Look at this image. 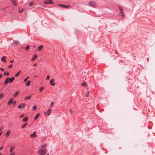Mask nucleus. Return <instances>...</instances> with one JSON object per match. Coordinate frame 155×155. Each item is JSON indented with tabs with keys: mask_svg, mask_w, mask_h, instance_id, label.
<instances>
[{
	"mask_svg": "<svg viewBox=\"0 0 155 155\" xmlns=\"http://www.w3.org/2000/svg\"><path fill=\"white\" fill-rule=\"evenodd\" d=\"M28 120V117H25L22 120V121L24 122H25L27 121Z\"/></svg>",
	"mask_w": 155,
	"mask_h": 155,
	"instance_id": "nucleus-24",
	"label": "nucleus"
},
{
	"mask_svg": "<svg viewBox=\"0 0 155 155\" xmlns=\"http://www.w3.org/2000/svg\"><path fill=\"white\" fill-rule=\"evenodd\" d=\"M13 99H11L9 100L8 101L7 103V104L8 105H10L13 101Z\"/></svg>",
	"mask_w": 155,
	"mask_h": 155,
	"instance_id": "nucleus-11",
	"label": "nucleus"
},
{
	"mask_svg": "<svg viewBox=\"0 0 155 155\" xmlns=\"http://www.w3.org/2000/svg\"><path fill=\"white\" fill-rule=\"evenodd\" d=\"M69 111H70V112L71 114H72V110H71V109H70L69 110Z\"/></svg>",
	"mask_w": 155,
	"mask_h": 155,
	"instance_id": "nucleus-45",
	"label": "nucleus"
},
{
	"mask_svg": "<svg viewBox=\"0 0 155 155\" xmlns=\"http://www.w3.org/2000/svg\"><path fill=\"white\" fill-rule=\"evenodd\" d=\"M31 81L28 80L25 83L26 86L27 87L29 86L30 85V83H31Z\"/></svg>",
	"mask_w": 155,
	"mask_h": 155,
	"instance_id": "nucleus-14",
	"label": "nucleus"
},
{
	"mask_svg": "<svg viewBox=\"0 0 155 155\" xmlns=\"http://www.w3.org/2000/svg\"><path fill=\"white\" fill-rule=\"evenodd\" d=\"M118 8H119V10H120V13H121V12H123V9L121 7H120V6H118Z\"/></svg>",
	"mask_w": 155,
	"mask_h": 155,
	"instance_id": "nucleus-25",
	"label": "nucleus"
},
{
	"mask_svg": "<svg viewBox=\"0 0 155 155\" xmlns=\"http://www.w3.org/2000/svg\"><path fill=\"white\" fill-rule=\"evenodd\" d=\"M58 5L61 8H68L70 7L69 5H65L58 4Z\"/></svg>",
	"mask_w": 155,
	"mask_h": 155,
	"instance_id": "nucleus-4",
	"label": "nucleus"
},
{
	"mask_svg": "<svg viewBox=\"0 0 155 155\" xmlns=\"http://www.w3.org/2000/svg\"><path fill=\"white\" fill-rule=\"evenodd\" d=\"M13 66V65L12 64H11L8 67V68H12Z\"/></svg>",
	"mask_w": 155,
	"mask_h": 155,
	"instance_id": "nucleus-37",
	"label": "nucleus"
},
{
	"mask_svg": "<svg viewBox=\"0 0 155 155\" xmlns=\"http://www.w3.org/2000/svg\"><path fill=\"white\" fill-rule=\"evenodd\" d=\"M2 76V75L1 74H0V78H1Z\"/></svg>",
	"mask_w": 155,
	"mask_h": 155,
	"instance_id": "nucleus-50",
	"label": "nucleus"
},
{
	"mask_svg": "<svg viewBox=\"0 0 155 155\" xmlns=\"http://www.w3.org/2000/svg\"><path fill=\"white\" fill-rule=\"evenodd\" d=\"M14 149V147H11L10 148L9 152L11 153H12Z\"/></svg>",
	"mask_w": 155,
	"mask_h": 155,
	"instance_id": "nucleus-27",
	"label": "nucleus"
},
{
	"mask_svg": "<svg viewBox=\"0 0 155 155\" xmlns=\"http://www.w3.org/2000/svg\"><path fill=\"white\" fill-rule=\"evenodd\" d=\"M37 64L35 63L33 65V66L34 67H35V66H37Z\"/></svg>",
	"mask_w": 155,
	"mask_h": 155,
	"instance_id": "nucleus-46",
	"label": "nucleus"
},
{
	"mask_svg": "<svg viewBox=\"0 0 155 155\" xmlns=\"http://www.w3.org/2000/svg\"><path fill=\"white\" fill-rule=\"evenodd\" d=\"M33 47L35 48V45H34V46H33Z\"/></svg>",
	"mask_w": 155,
	"mask_h": 155,
	"instance_id": "nucleus-53",
	"label": "nucleus"
},
{
	"mask_svg": "<svg viewBox=\"0 0 155 155\" xmlns=\"http://www.w3.org/2000/svg\"><path fill=\"white\" fill-rule=\"evenodd\" d=\"M20 44L19 42L17 41H14L12 45L14 47H17L18 45Z\"/></svg>",
	"mask_w": 155,
	"mask_h": 155,
	"instance_id": "nucleus-3",
	"label": "nucleus"
},
{
	"mask_svg": "<svg viewBox=\"0 0 155 155\" xmlns=\"http://www.w3.org/2000/svg\"><path fill=\"white\" fill-rule=\"evenodd\" d=\"M8 82V78H7L5 79V80L4 82V84H7Z\"/></svg>",
	"mask_w": 155,
	"mask_h": 155,
	"instance_id": "nucleus-20",
	"label": "nucleus"
},
{
	"mask_svg": "<svg viewBox=\"0 0 155 155\" xmlns=\"http://www.w3.org/2000/svg\"><path fill=\"white\" fill-rule=\"evenodd\" d=\"M33 1H31L29 3V5L30 6L33 5Z\"/></svg>",
	"mask_w": 155,
	"mask_h": 155,
	"instance_id": "nucleus-34",
	"label": "nucleus"
},
{
	"mask_svg": "<svg viewBox=\"0 0 155 155\" xmlns=\"http://www.w3.org/2000/svg\"><path fill=\"white\" fill-rule=\"evenodd\" d=\"M9 72H7V73H6V72H5L4 73V75H5L6 74L7 76H8L9 75Z\"/></svg>",
	"mask_w": 155,
	"mask_h": 155,
	"instance_id": "nucleus-38",
	"label": "nucleus"
},
{
	"mask_svg": "<svg viewBox=\"0 0 155 155\" xmlns=\"http://www.w3.org/2000/svg\"><path fill=\"white\" fill-rule=\"evenodd\" d=\"M29 78V76H28L27 77H26V78L24 80V82H26L27 81L28 79V78Z\"/></svg>",
	"mask_w": 155,
	"mask_h": 155,
	"instance_id": "nucleus-32",
	"label": "nucleus"
},
{
	"mask_svg": "<svg viewBox=\"0 0 155 155\" xmlns=\"http://www.w3.org/2000/svg\"><path fill=\"white\" fill-rule=\"evenodd\" d=\"M3 147H4V146H2L0 147V150H2L3 149Z\"/></svg>",
	"mask_w": 155,
	"mask_h": 155,
	"instance_id": "nucleus-42",
	"label": "nucleus"
},
{
	"mask_svg": "<svg viewBox=\"0 0 155 155\" xmlns=\"http://www.w3.org/2000/svg\"><path fill=\"white\" fill-rule=\"evenodd\" d=\"M15 153H11L9 155H15Z\"/></svg>",
	"mask_w": 155,
	"mask_h": 155,
	"instance_id": "nucleus-47",
	"label": "nucleus"
},
{
	"mask_svg": "<svg viewBox=\"0 0 155 155\" xmlns=\"http://www.w3.org/2000/svg\"><path fill=\"white\" fill-rule=\"evenodd\" d=\"M19 92L18 91H16L14 94V97H16L19 94Z\"/></svg>",
	"mask_w": 155,
	"mask_h": 155,
	"instance_id": "nucleus-16",
	"label": "nucleus"
},
{
	"mask_svg": "<svg viewBox=\"0 0 155 155\" xmlns=\"http://www.w3.org/2000/svg\"><path fill=\"white\" fill-rule=\"evenodd\" d=\"M36 132H34L32 134L30 135V137L32 138H35L37 137L36 135Z\"/></svg>",
	"mask_w": 155,
	"mask_h": 155,
	"instance_id": "nucleus-7",
	"label": "nucleus"
},
{
	"mask_svg": "<svg viewBox=\"0 0 155 155\" xmlns=\"http://www.w3.org/2000/svg\"><path fill=\"white\" fill-rule=\"evenodd\" d=\"M28 124V123H25L23 125H22L21 127V128H25L26 125Z\"/></svg>",
	"mask_w": 155,
	"mask_h": 155,
	"instance_id": "nucleus-22",
	"label": "nucleus"
},
{
	"mask_svg": "<svg viewBox=\"0 0 155 155\" xmlns=\"http://www.w3.org/2000/svg\"><path fill=\"white\" fill-rule=\"evenodd\" d=\"M2 129V128L0 127V131H1Z\"/></svg>",
	"mask_w": 155,
	"mask_h": 155,
	"instance_id": "nucleus-51",
	"label": "nucleus"
},
{
	"mask_svg": "<svg viewBox=\"0 0 155 155\" xmlns=\"http://www.w3.org/2000/svg\"><path fill=\"white\" fill-rule=\"evenodd\" d=\"M25 103H21L18 106V108H23L25 107Z\"/></svg>",
	"mask_w": 155,
	"mask_h": 155,
	"instance_id": "nucleus-6",
	"label": "nucleus"
},
{
	"mask_svg": "<svg viewBox=\"0 0 155 155\" xmlns=\"http://www.w3.org/2000/svg\"><path fill=\"white\" fill-rule=\"evenodd\" d=\"M31 97V95H30L29 96H26L25 97V100H29Z\"/></svg>",
	"mask_w": 155,
	"mask_h": 155,
	"instance_id": "nucleus-19",
	"label": "nucleus"
},
{
	"mask_svg": "<svg viewBox=\"0 0 155 155\" xmlns=\"http://www.w3.org/2000/svg\"><path fill=\"white\" fill-rule=\"evenodd\" d=\"M45 89V87H41L39 88V91L40 92L42 91L43 90H44Z\"/></svg>",
	"mask_w": 155,
	"mask_h": 155,
	"instance_id": "nucleus-23",
	"label": "nucleus"
},
{
	"mask_svg": "<svg viewBox=\"0 0 155 155\" xmlns=\"http://www.w3.org/2000/svg\"><path fill=\"white\" fill-rule=\"evenodd\" d=\"M39 113H38V114H37V115H36V116L34 118V119L35 120H36L38 118V117H39Z\"/></svg>",
	"mask_w": 155,
	"mask_h": 155,
	"instance_id": "nucleus-26",
	"label": "nucleus"
},
{
	"mask_svg": "<svg viewBox=\"0 0 155 155\" xmlns=\"http://www.w3.org/2000/svg\"><path fill=\"white\" fill-rule=\"evenodd\" d=\"M54 79H52L50 81V84L52 86H54L55 85V83L54 82Z\"/></svg>",
	"mask_w": 155,
	"mask_h": 155,
	"instance_id": "nucleus-10",
	"label": "nucleus"
},
{
	"mask_svg": "<svg viewBox=\"0 0 155 155\" xmlns=\"http://www.w3.org/2000/svg\"><path fill=\"white\" fill-rule=\"evenodd\" d=\"M10 133V131L9 130H8L5 134V137H7L9 135Z\"/></svg>",
	"mask_w": 155,
	"mask_h": 155,
	"instance_id": "nucleus-17",
	"label": "nucleus"
},
{
	"mask_svg": "<svg viewBox=\"0 0 155 155\" xmlns=\"http://www.w3.org/2000/svg\"><path fill=\"white\" fill-rule=\"evenodd\" d=\"M47 155H49V154L48 153Z\"/></svg>",
	"mask_w": 155,
	"mask_h": 155,
	"instance_id": "nucleus-56",
	"label": "nucleus"
},
{
	"mask_svg": "<svg viewBox=\"0 0 155 155\" xmlns=\"http://www.w3.org/2000/svg\"><path fill=\"white\" fill-rule=\"evenodd\" d=\"M37 55L36 54H35L33 57V58L31 59V61H34L37 58Z\"/></svg>",
	"mask_w": 155,
	"mask_h": 155,
	"instance_id": "nucleus-15",
	"label": "nucleus"
},
{
	"mask_svg": "<svg viewBox=\"0 0 155 155\" xmlns=\"http://www.w3.org/2000/svg\"><path fill=\"white\" fill-rule=\"evenodd\" d=\"M6 8H2L1 9L2 10H3V11H4V12H6Z\"/></svg>",
	"mask_w": 155,
	"mask_h": 155,
	"instance_id": "nucleus-41",
	"label": "nucleus"
},
{
	"mask_svg": "<svg viewBox=\"0 0 155 155\" xmlns=\"http://www.w3.org/2000/svg\"><path fill=\"white\" fill-rule=\"evenodd\" d=\"M5 57H6L5 56H4L2 57L1 58V60L3 62H6Z\"/></svg>",
	"mask_w": 155,
	"mask_h": 155,
	"instance_id": "nucleus-13",
	"label": "nucleus"
},
{
	"mask_svg": "<svg viewBox=\"0 0 155 155\" xmlns=\"http://www.w3.org/2000/svg\"><path fill=\"white\" fill-rule=\"evenodd\" d=\"M21 72V71H19L18 72L15 74V77H18V76L19 75V74H20V73Z\"/></svg>",
	"mask_w": 155,
	"mask_h": 155,
	"instance_id": "nucleus-28",
	"label": "nucleus"
},
{
	"mask_svg": "<svg viewBox=\"0 0 155 155\" xmlns=\"http://www.w3.org/2000/svg\"><path fill=\"white\" fill-rule=\"evenodd\" d=\"M51 109L50 108H49L48 110L45 113V114H47L48 116H49L51 114Z\"/></svg>",
	"mask_w": 155,
	"mask_h": 155,
	"instance_id": "nucleus-8",
	"label": "nucleus"
},
{
	"mask_svg": "<svg viewBox=\"0 0 155 155\" xmlns=\"http://www.w3.org/2000/svg\"><path fill=\"white\" fill-rule=\"evenodd\" d=\"M89 92L88 91H87V93L86 94L85 96L86 97H88L89 96Z\"/></svg>",
	"mask_w": 155,
	"mask_h": 155,
	"instance_id": "nucleus-31",
	"label": "nucleus"
},
{
	"mask_svg": "<svg viewBox=\"0 0 155 155\" xmlns=\"http://www.w3.org/2000/svg\"><path fill=\"white\" fill-rule=\"evenodd\" d=\"M2 134V132H0V136H1Z\"/></svg>",
	"mask_w": 155,
	"mask_h": 155,
	"instance_id": "nucleus-52",
	"label": "nucleus"
},
{
	"mask_svg": "<svg viewBox=\"0 0 155 155\" xmlns=\"http://www.w3.org/2000/svg\"><path fill=\"white\" fill-rule=\"evenodd\" d=\"M50 77V76H49V75H48V76H47L46 78V80H49V79Z\"/></svg>",
	"mask_w": 155,
	"mask_h": 155,
	"instance_id": "nucleus-39",
	"label": "nucleus"
},
{
	"mask_svg": "<svg viewBox=\"0 0 155 155\" xmlns=\"http://www.w3.org/2000/svg\"><path fill=\"white\" fill-rule=\"evenodd\" d=\"M3 96V95L2 93L0 94V99H1Z\"/></svg>",
	"mask_w": 155,
	"mask_h": 155,
	"instance_id": "nucleus-36",
	"label": "nucleus"
},
{
	"mask_svg": "<svg viewBox=\"0 0 155 155\" xmlns=\"http://www.w3.org/2000/svg\"><path fill=\"white\" fill-rule=\"evenodd\" d=\"M47 152V150L45 148L41 149L38 151V153L40 155H45Z\"/></svg>",
	"mask_w": 155,
	"mask_h": 155,
	"instance_id": "nucleus-1",
	"label": "nucleus"
},
{
	"mask_svg": "<svg viewBox=\"0 0 155 155\" xmlns=\"http://www.w3.org/2000/svg\"><path fill=\"white\" fill-rule=\"evenodd\" d=\"M85 85L87 86V85L85 82H83L81 84V85L82 86H84Z\"/></svg>",
	"mask_w": 155,
	"mask_h": 155,
	"instance_id": "nucleus-33",
	"label": "nucleus"
},
{
	"mask_svg": "<svg viewBox=\"0 0 155 155\" xmlns=\"http://www.w3.org/2000/svg\"><path fill=\"white\" fill-rule=\"evenodd\" d=\"M16 101H14L13 102V105H15L16 103Z\"/></svg>",
	"mask_w": 155,
	"mask_h": 155,
	"instance_id": "nucleus-43",
	"label": "nucleus"
},
{
	"mask_svg": "<svg viewBox=\"0 0 155 155\" xmlns=\"http://www.w3.org/2000/svg\"><path fill=\"white\" fill-rule=\"evenodd\" d=\"M21 8H19L18 9V12L19 13H22L24 11V9L22 8L21 10H20Z\"/></svg>",
	"mask_w": 155,
	"mask_h": 155,
	"instance_id": "nucleus-21",
	"label": "nucleus"
},
{
	"mask_svg": "<svg viewBox=\"0 0 155 155\" xmlns=\"http://www.w3.org/2000/svg\"><path fill=\"white\" fill-rule=\"evenodd\" d=\"M44 3L45 4H51L53 3L52 0H45L44 2Z\"/></svg>",
	"mask_w": 155,
	"mask_h": 155,
	"instance_id": "nucleus-5",
	"label": "nucleus"
},
{
	"mask_svg": "<svg viewBox=\"0 0 155 155\" xmlns=\"http://www.w3.org/2000/svg\"><path fill=\"white\" fill-rule=\"evenodd\" d=\"M0 155H2V153H0Z\"/></svg>",
	"mask_w": 155,
	"mask_h": 155,
	"instance_id": "nucleus-54",
	"label": "nucleus"
},
{
	"mask_svg": "<svg viewBox=\"0 0 155 155\" xmlns=\"http://www.w3.org/2000/svg\"><path fill=\"white\" fill-rule=\"evenodd\" d=\"M14 62V61L13 60H11L10 61V62L11 63H13Z\"/></svg>",
	"mask_w": 155,
	"mask_h": 155,
	"instance_id": "nucleus-48",
	"label": "nucleus"
},
{
	"mask_svg": "<svg viewBox=\"0 0 155 155\" xmlns=\"http://www.w3.org/2000/svg\"><path fill=\"white\" fill-rule=\"evenodd\" d=\"M29 47H30V46L29 45H28L26 48H25V49L26 51H28L29 48Z\"/></svg>",
	"mask_w": 155,
	"mask_h": 155,
	"instance_id": "nucleus-30",
	"label": "nucleus"
},
{
	"mask_svg": "<svg viewBox=\"0 0 155 155\" xmlns=\"http://www.w3.org/2000/svg\"><path fill=\"white\" fill-rule=\"evenodd\" d=\"M53 103V102H52V103H51V104H52V103Z\"/></svg>",
	"mask_w": 155,
	"mask_h": 155,
	"instance_id": "nucleus-55",
	"label": "nucleus"
},
{
	"mask_svg": "<svg viewBox=\"0 0 155 155\" xmlns=\"http://www.w3.org/2000/svg\"><path fill=\"white\" fill-rule=\"evenodd\" d=\"M37 109V107L36 105H34L33 107H32V109L33 110H35Z\"/></svg>",
	"mask_w": 155,
	"mask_h": 155,
	"instance_id": "nucleus-29",
	"label": "nucleus"
},
{
	"mask_svg": "<svg viewBox=\"0 0 155 155\" xmlns=\"http://www.w3.org/2000/svg\"><path fill=\"white\" fill-rule=\"evenodd\" d=\"M121 16H122V18L124 17V12H121Z\"/></svg>",
	"mask_w": 155,
	"mask_h": 155,
	"instance_id": "nucleus-40",
	"label": "nucleus"
},
{
	"mask_svg": "<svg viewBox=\"0 0 155 155\" xmlns=\"http://www.w3.org/2000/svg\"><path fill=\"white\" fill-rule=\"evenodd\" d=\"M89 6L92 7H95L97 6V4L96 2L94 1H90L88 3Z\"/></svg>",
	"mask_w": 155,
	"mask_h": 155,
	"instance_id": "nucleus-2",
	"label": "nucleus"
},
{
	"mask_svg": "<svg viewBox=\"0 0 155 155\" xmlns=\"http://www.w3.org/2000/svg\"><path fill=\"white\" fill-rule=\"evenodd\" d=\"M43 47V45H41L39 46L38 48V51H40L42 49Z\"/></svg>",
	"mask_w": 155,
	"mask_h": 155,
	"instance_id": "nucleus-12",
	"label": "nucleus"
},
{
	"mask_svg": "<svg viewBox=\"0 0 155 155\" xmlns=\"http://www.w3.org/2000/svg\"><path fill=\"white\" fill-rule=\"evenodd\" d=\"M11 1L12 2V3L13 4L16 6L17 5V3L15 1V0H11Z\"/></svg>",
	"mask_w": 155,
	"mask_h": 155,
	"instance_id": "nucleus-18",
	"label": "nucleus"
},
{
	"mask_svg": "<svg viewBox=\"0 0 155 155\" xmlns=\"http://www.w3.org/2000/svg\"><path fill=\"white\" fill-rule=\"evenodd\" d=\"M24 116V114H23L21 115H20L19 117V118H21L22 117H23V116Z\"/></svg>",
	"mask_w": 155,
	"mask_h": 155,
	"instance_id": "nucleus-44",
	"label": "nucleus"
},
{
	"mask_svg": "<svg viewBox=\"0 0 155 155\" xmlns=\"http://www.w3.org/2000/svg\"><path fill=\"white\" fill-rule=\"evenodd\" d=\"M15 79V78L13 77L12 78H10L8 79V81L9 83H11L13 82V80Z\"/></svg>",
	"mask_w": 155,
	"mask_h": 155,
	"instance_id": "nucleus-9",
	"label": "nucleus"
},
{
	"mask_svg": "<svg viewBox=\"0 0 155 155\" xmlns=\"http://www.w3.org/2000/svg\"><path fill=\"white\" fill-rule=\"evenodd\" d=\"M47 145L46 144H43L42 145V147H41V148H44V147H47Z\"/></svg>",
	"mask_w": 155,
	"mask_h": 155,
	"instance_id": "nucleus-35",
	"label": "nucleus"
},
{
	"mask_svg": "<svg viewBox=\"0 0 155 155\" xmlns=\"http://www.w3.org/2000/svg\"><path fill=\"white\" fill-rule=\"evenodd\" d=\"M1 71H4V69L3 68H1Z\"/></svg>",
	"mask_w": 155,
	"mask_h": 155,
	"instance_id": "nucleus-49",
	"label": "nucleus"
}]
</instances>
